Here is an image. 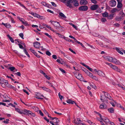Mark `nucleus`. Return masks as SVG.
Here are the masks:
<instances>
[{
    "label": "nucleus",
    "instance_id": "45",
    "mask_svg": "<svg viewBox=\"0 0 125 125\" xmlns=\"http://www.w3.org/2000/svg\"><path fill=\"white\" fill-rule=\"evenodd\" d=\"M39 94V93H38L36 95L37 96L36 97V98L38 99H43L42 98H41L40 96H38Z\"/></svg>",
    "mask_w": 125,
    "mask_h": 125
},
{
    "label": "nucleus",
    "instance_id": "33",
    "mask_svg": "<svg viewBox=\"0 0 125 125\" xmlns=\"http://www.w3.org/2000/svg\"><path fill=\"white\" fill-rule=\"evenodd\" d=\"M7 86L9 88H12L14 90H16V88L13 86H12L11 85L8 84L7 85Z\"/></svg>",
    "mask_w": 125,
    "mask_h": 125
},
{
    "label": "nucleus",
    "instance_id": "62",
    "mask_svg": "<svg viewBox=\"0 0 125 125\" xmlns=\"http://www.w3.org/2000/svg\"><path fill=\"white\" fill-rule=\"evenodd\" d=\"M15 74L19 76H20L21 75V73L20 72H17L15 73Z\"/></svg>",
    "mask_w": 125,
    "mask_h": 125
},
{
    "label": "nucleus",
    "instance_id": "9",
    "mask_svg": "<svg viewBox=\"0 0 125 125\" xmlns=\"http://www.w3.org/2000/svg\"><path fill=\"white\" fill-rule=\"evenodd\" d=\"M76 77L81 81H83V78L81 74L78 73V74H75Z\"/></svg>",
    "mask_w": 125,
    "mask_h": 125
},
{
    "label": "nucleus",
    "instance_id": "16",
    "mask_svg": "<svg viewBox=\"0 0 125 125\" xmlns=\"http://www.w3.org/2000/svg\"><path fill=\"white\" fill-rule=\"evenodd\" d=\"M115 49L116 51L120 54L123 55V53L121 51V49H122V48H119L116 47L115 48Z\"/></svg>",
    "mask_w": 125,
    "mask_h": 125
},
{
    "label": "nucleus",
    "instance_id": "2",
    "mask_svg": "<svg viewBox=\"0 0 125 125\" xmlns=\"http://www.w3.org/2000/svg\"><path fill=\"white\" fill-rule=\"evenodd\" d=\"M124 17H125V14L123 12H122L121 16H117L115 19L116 21H121L124 19Z\"/></svg>",
    "mask_w": 125,
    "mask_h": 125
},
{
    "label": "nucleus",
    "instance_id": "29",
    "mask_svg": "<svg viewBox=\"0 0 125 125\" xmlns=\"http://www.w3.org/2000/svg\"><path fill=\"white\" fill-rule=\"evenodd\" d=\"M114 110V109L113 108H110L108 109L109 112L110 113H113Z\"/></svg>",
    "mask_w": 125,
    "mask_h": 125
},
{
    "label": "nucleus",
    "instance_id": "37",
    "mask_svg": "<svg viewBox=\"0 0 125 125\" xmlns=\"http://www.w3.org/2000/svg\"><path fill=\"white\" fill-rule=\"evenodd\" d=\"M18 4L20 5L21 6L24 8L25 10H27V8L25 7V6L23 4H22L21 3L18 2Z\"/></svg>",
    "mask_w": 125,
    "mask_h": 125
},
{
    "label": "nucleus",
    "instance_id": "61",
    "mask_svg": "<svg viewBox=\"0 0 125 125\" xmlns=\"http://www.w3.org/2000/svg\"><path fill=\"white\" fill-rule=\"evenodd\" d=\"M90 86L93 88L95 89L96 88V86L94 84H90Z\"/></svg>",
    "mask_w": 125,
    "mask_h": 125
},
{
    "label": "nucleus",
    "instance_id": "14",
    "mask_svg": "<svg viewBox=\"0 0 125 125\" xmlns=\"http://www.w3.org/2000/svg\"><path fill=\"white\" fill-rule=\"evenodd\" d=\"M16 111L19 113L21 114H26V113L24 112V110L23 111L21 110L20 109L18 108H16L15 109Z\"/></svg>",
    "mask_w": 125,
    "mask_h": 125
},
{
    "label": "nucleus",
    "instance_id": "18",
    "mask_svg": "<svg viewBox=\"0 0 125 125\" xmlns=\"http://www.w3.org/2000/svg\"><path fill=\"white\" fill-rule=\"evenodd\" d=\"M72 3L75 7L79 5L78 1L77 0H73Z\"/></svg>",
    "mask_w": 125,
    "mask_h": 125
},
{
    "label": "nucleus",
    "instance_id": "21",
    "mask_svg": "<svg viewBox=\"0 0 125 125\" xmlns=\"http://www.w3.org/2000/svg\"><path fill=\"white\" fill-rule=\"evenodd\" d=\"M41 88L43 89V90L46 91L47 92L51 93V91L49 89L46 88L45 86L42 87Z\"/></svg>",
    "mask_w": 125,
    "mask_h": 125
},
{
    "label": "nucleus",
    "instance_id": "53",
    "mask_svg": "<svg viewBox=\"0 0 125 125\" xmlns=\"http://www.w3.org/2000/svg\"><path fill=\"white\" fill-rule=\"evenodd\" d=\"M116 71H117V72H119L120 73H122V71H121V70L120 69H119V68H117V69L116 70Z\"/></svg>",
    "mask_w": 125,
    "mask_h": 125
},
{
    "label": "nucleus",
    "instance_id": "4",
    "mask_svg": "<svg viewBox=\"0 0 125 125\" xmlns=\"http://www.w3.org/2000/svg\"><path fill=\"white\" fill-rule=\"evenodd\" d=\"M73 0H65L64 1L66 3V5L67 7H69L70 8L72 7L71 3H72Z\"/></svg>",
    "mask_w": 125,
    "mask_h": 125
},
{
    "label": "nucleus",
    "instance_id": "59",
    "mask_svg": "<svg viewBox=\"0 0 125 125\" xmlns=\"http://www.w3.org/2000/svg\"><path fill=\"white\" fill-rule=\"evenodd\" d=\"M69 50L71 51L74 54H75L76 53V52L73 51V50H72L71 48H69Z\"/></svg>",
    "mask_w": 125,
    "mask_h": 125
},
{
    "label": "nucleus",
    "instance_id": "19",
    "mask_svg": "<svg viewBox=\"0 0 125 125\" xmlns=\"http://www.w3.org/2000/svg\"><path fill=\"white\" fill-rule=\"evenodd\" d=\"M107 105L103 103L101 104L100 106V108L101 109H105L106 108Z\"/></svg>",
    "mask_w": 125,
    "mask_h": 125
},
{
    "label": "nucleus",
    "instance_id": "30",
    "mask_svg": "<svg viewBox=\"0 0 125 125\" xmlns=\"http://www.w3.org/2000/svg\"><path fill=\"white\" fill-rule=\"evenodd\" d=\"M102 16L104 17H108V13L106 12L105 11L104 13L102 14Z\"/></svg>",
    "mask_w": 125,
    "mask_h": 125
},
{
    "label": "nucleus",
    "instance_id": "3",
    "mask_svg": "<svg viewBox=\"0 0 125 125\" xmlns=\"http://www.w3.org/2000/svg\"><path fill=\"white\" fill-rule=\"evenodd\" d=\"M88 8L87 6L86 5L82 6H80L79 8V10L81 11H86L88 9Z\"/></svg>",
    "mask_w": 125,
    "mask_h": 125
},
{
    "label": "nucleus",
    "instance_id": "12",
    "mask_svg": "<svg viewBox=\"0 0 125 125\" xmlns=\"http://www.w3.org/2000/svg\"><path fill=\"white\" fill-rule=\"evenodd\" d=\"M98 7V5L94 4L92 6L90 7V9L93 10H95Z\"/></svg>",
    "mask_w": 125,
    "mask_h": 125
},
{
    "label": "nucleus",
    "instance_id": "46",
    "mask_svg": "<svg viewBox=\"0 0 125 125\" xmlns=\"http://www.w3.org/2000/svg\"><path fill=\"white\" fill-rule=\"evenodd\" d=\"M94 79L95 80H98V78L95 76H93L92 77V78Z\"/></svg>",
    "mask_w": 125,
    "mask_h": 125
},
{
    "label": "nucleus",
    "instance_id": "34",
    "mask_svg": "<svg viewBox=\"0 0 125 125\" xmlns=\"http://www.w3.org/2000/svg\"><path fill=\"white\" fill-rule=\"evenodd\" d=\"M47 27L48 28L53 31V32H56V31H55L49 25H47Z\"/></svg>",
    "mask_w": 125,
    "mask_h": 125
},
{
    "label": "nucleus",
    "instance_id": "51",
    "mask_svg": "<svg viewBox=\"0 0 125 125\" xmlns=\"http://www.w3.org/2000/svg\"><path fill=\"white\" fill-rule=\"evenodd\" d=\"M30 50L34 54L35 53H36V52H35L34 50H33V49L31 48L30 49Z\"/></svg>",
    "mask_w": 125,
    "mask_h": 125
},
{
    "label": "nucleus",
    "instance_id": "10",
    "mask_svg": "<svg viewBox=\"0 0 125 125\" xmlns=\"http://www.w3.org/2000/svg\"><path fill=\"white\" fill-rule=\"evenodd\" d=\"M102 120H103L107 124H108L109 123L110 121L106 117L103 116V119Z\"/></svg>",
    "mask_w": 125,
    "mask_h": 125
},
{
    "label": "nucleus",
    "instance_id": "64",
    "mask_svg": "<svg viewBox=\"0 0 125 125\" xmlns=\"http://www.w3.org/2000/svg\"><path fill=\"white\" fill-rule=\"evenodd\" d=\"M44 76L47 79L49 80L50 79V77H49L47 76V75H46V74Z\"/></svg>",
    "mask_w": 125,
    "mask_h": 125
},
{
    "label": "nucleus",
    "instance_id": "5",
    "mask_svg": "<svg viewBox=\"0 0 125 125\" xmlns=\"http://www.w3.org/2000/svg\"><path fill=\"white\" fill-rule=\"evenodd\" d=\"M24 112L26 113V114L25 115H27L29 116L31 115L33 116H35V114L32 113L30 111L25 110H24Z\"/></svg>",
    "mask_w": 125,
    "mask_h": 125
},
{
    "label": "nucleus",
    "instance_id": "60",
    "mask_svg": "<svg viewBox=\"0 0 125 125\" xmlns=\"http://www.w3.org/2000/svg\"><path fill=\"white\" fill-rule=\"evenodd\" d=\"M52 58L54 59H57V56L55 55H53L52 56Z\"/></svg>",
    "mask_w": 125,
    "mask_h": 125
},
{
    "label": "nucleus",
    "instance_id": "6",
    "mask_svg": "<svg viewBox=\"0 0 125 125\" xmlns=\"http://www.w3.org/2000/svg\"><path fill=\"white\" fill-rule=\"evenodd\" d=\"M50 22L55 27H60V25L59 22L52 21H50Z\"/></svg>",
    "mask_w": 125,
    "mask_h": 125
},
{
    "label": "nucleus",
    "instance_id": "36",
    "mask_svg": "<svg viewBox=\"0 0 125 125\" xmlns=\"http://www.w3.org/2000/svg\"><path fill=\"white\" fill-rule=\"evenodd\" d=\"M0 80L1 81H2L3 83H5L6 84H6L7 86L8 85V82L6 80L4 79H0Z\"/></svg>",
    "mask_w": 125,
    "mask_h": 125
},
{
    "label": "nucleus",
    "instance_id": "24",
    "mask_svg": "<svg viewBox=\"0 0 125 125\" xmlns=\"http://www.w3.org/2000/svg\"><path fill=\"white\" fill-rule=\"evenodd\" d=\"M109 66L111 67L114 70L116 71L118 67H117L115 65H114L112 64H109Z\"/></svg>",
    "mask_w": 125,
    "mask_h": 125
},
{
    "label": "nucleus",
    "instance_id": "35",
    "mask_svg": "<svg viewBox=\"0 0 125 125\" xmlns=\"http://www.w3.org/2000/svg\"><path fill=\"white\" fill-rule=\"evenodd\" d=\"M114 14H111L109 15V16H108V18L109 19H112L114 17Z\"/></svg>",
    "mask_w": 125,
    "mask_h": 125
},
{
    "label": "nucleus",
    "instance_id": "56",
    "mask_svg": "<svg viewBox=\"0 0 125 125\" xmlns=\"http://www.w3.org/2000/svg\"><path fill=\"white\" fill-rule=\"evenodd\" d=\"M33 110L35 112H37L38 111L39 108L38 107H36Z\"/></svg>",
    "mask_w": 125,
    "mask_h": 125
},
{
    "label": "nucleus",
    "instance_id": "23",
    "mask_svg": "<svg viewBox=\"0 0 125 125\" xmlns=\"http://www.w3.org/2000/svg\"><path fill=\"white\" fill-rule=\"evenodd\" d=\"M59 17L61 18H66V17L62 12H60L59 13Z\"/></svg>",
    "mask_w": 125,
    "mask_h": 125
},
{
    "label": "nucleus",
    "instance_id": "41",
    "mask_svg": "<svg viewBox=\"0 0 125 125\" xmlns=\"http://www.w3.org/2000/svg\"><path fill=\"white\" fill-rule=\"evenodd\" d=\"M22 23L25 26H29V24L26 21L25 22L22 21Z\"/></svg>",
    "mask_w": 125,
    "mask_h": 125
},
{
    "label": "nucleus",
    "instance_id": "57",
    "mask_svg": "<svg viewBox=\"0 0 125 125\" xmlns=\"http://www.w3.org/2000/svg\"><path fill=\"white\" fill-rule=\"evenodd\" d=\"M34 54L35 56L38 58H39L40 57V56L36 52V53H35Z\"/></svg>",
    "mask_w": 125,
    "mask_h": 125
},
{
    "label": "nucleus",
    "instance_id": "55",
    "mask_svg": "<svg viewBox=\"0 0 125 125\" xmlns=\"http://www.w3.org/2000/svg\"><path fill=\"white\" fill-rule=\"evenodd\" d=\"M18 44L19 46V47L21 49H23L24 48H23V47L22 45L20 44Z\"/></svg>",
    "mask_w": 125,
    "mask_h": 125
},
{
    "label": "nucleus",
    "instance_id": "26",
    "mask_svg": "<svg viewBox=\"0 0 125 125\" xmlns=\"http://www.w3.org/2000/svg\"><path fill=\"white\" fill-rule=\"evenodd\" d=\"M67 102L68 104H73L75 103L74 101H72V100L69 99L66 101Z\"/></svg>",
    "mask_w": 125,
    "mask_h": 125
},
{
    "label": "nucleus",
    "instance_id": "39",
    "mask_svg": "<svg viewBox=\"0 0 125 125\" xmlns=\"http://www.w3.org/2000/svg\"><path fill=\"white\" fill-rule=\"evenodd\" d=\"M9 119H7L5 121H3V122L6 124H7L9 123Z\"/></svg>",
    "mask_w": 125,
    "mask_h": 125
},
{
    "label": "nucleus",
    "instance_id": "58",
    "mask_svg": "<svg viewBox=\"0 0 125 125\" xmlns=\"http://www.w3.org/2000/svg\"><path fill=\"white\" fill-rule=\"evenodd\" d=\"M60 70L62 73H65V71L63 69H62L61 68H59Z\"/></svg>",
    "mask_w": 125,
    "mask_h": 125
},
{
    "label": "nucleus",
    "instance_id": "50",
    "mask_svg": "<svg viewBox=\"0 0 125 125\" xmlns=\"http://www.w3.org/2000/svg\"><path fill=\"white\" fill-rule=\"evenodd\" d=\"M9 69L12 71L15 69V68L14 67H9Z\"/></svg>",
    "mask_w": 125,
    "mask_h": 125
},
{
    "label": "nucleus",
    "instance_id": "20",
    "mask_svg": "<svg viewBox=\"0 0 125 125\" xmlns=\"http://www.w3.org/2000/svg\"><path fill=\"white\" fill-rule=\"evenodd\" d=\"M41 3L43 5L48 8H50L51 6L50 5L47 3L45 2H42Z\"/></svg>",
    "mask_w": 125,
    "mask_h": 125
},
{
    "label": "nucleus",
    "instance_id": "8",
    "mask_svg": "<svg viewBox=\"0 0 125 125\" xmlns=\"http://www.w3.org/2000/svg\"><path fill=\"white\" fill-rule=\"evenodd\" d=\"M110 6L111 7L115 6L116 4V2L115 0H112L110 1L109 2Z\"/></svg>",
    "mask_w": 125,
    "mask_h": 125
},
{
    "label": "nucleus",
    "instance_id": "49",
    "mask_svg": "<svg viewBox=\"0 0 125 125\" xmlns=\"http://www.w3.org/2000/svg\"><path fill=\"white\" fill-rule=\"evenodd\" d=\"M10 27L11 25L10 24L8 23H7L5 27L7 28H9Z\"/></svg>",
    "mask_w": 125,
    "mask_h": 125
},
{
    "label": "nucleus",
    "instance_id": "7",
    "mask_svg": "<svg viewBox=\"0 0 125 125\" xmlns=\"http://www.w3.org/2000/svg\"><path fill=\"white\" fill-rule=\"evenodd\" d=\"M107 98H109L108 96L106 97L102 95L101 96L100 99L103 102H105L107 103Z\"/></svg>",
    "mask_w": 125,
    "mask_h": 125
},
{
    "label": "nucleus",
    "instance_id": "40",
    "mask_svg": "<svg viewBox=\"0 0 125 125\" xmlns=\"http://www.w3.org/2000/svg\"><path fill=\"white\" fill-rule=\"evenodd\" d=\"M58 96L60 100H62V99L63 98V97L60 94V92L58 93Z\"/></svg>",
    "mask_w": 125,
    "mask_h": 125
},
{
    "label": "nucleus",
    "instance_id": "11",
    "mask_svg": "<svg viewBox=\"0 0 125 125\" xmlns=\"http://www.w3.org/2000/svg\"><path fill=\"white\" fill-rule=\"evenodd\" d=\"M40 43L37 42L33 43L34 46L36 48H39L40 47Z\"/></svg>",
    "mask_w": 125,
    "mask_h": 125
},
{
    "label": "nucleus",
    "instance_id": "38",
    "mask_svg": "<svg viewBox=\"0 0 125 125\" xmlns=\"http://www.w3.org/2000/svg\"><path fill=\"white\" fill-rule=\"evenodd\" d=\"M69 24L71 25L75 29H77V27L76 26H75L74 24H73L71 22H70L69 23Z\"/></svg>",
    "mask_w": 125,
    "mask_h": 125
},
{
    "label": "nucleus",
    "instance_id": "28",
    "mask_svg": "<svg viewBox=\"0 0 125 125\" xmlns=\"http://www.w3.org/2000/svg\"><path fill=\"white\" fill-rule=\"evenodd\" d=\"M117 11L118 12L119 11V10L115 8H113L111 10V12L112 13H114Z\"/></svg>",
    "mask_w": 125,
    "mask_h": 125
},
{
    "label": "nucleus",
    "instance_id": "63",
    "mask_svg": "<svg viewBox=\"0 0 125 125\" xmlns=\"http://www.w3.org/2000/svg\"><path fill=\"white\" fill-rule=\"evenodd\" d=\"M39 112L40 115L42 116H43V113H42L41 110H39Z\"/></svg>",
    "mask_w": 125,
    "mask_h": 125
},
{
    "label": "nucleus",
    "instance_id": "25",
    "mask_svg": "<svg viewBox=\"0 0 125 125\" xmlns=\"http://www.w3.org/2000/svg\"><path fill=\"white\" fill-rule=\"evenodd\" d=\"M121 2H118L117 7L118 8H121L123 6V4Z\"/></svg>",
    "mask_w": 125,
    "mask_h": 125
},
{
    "label": "nucleus",
    "instance_id": "48",
    "mask_svg": "<svg viewBox=\"0 0 125 125\" xmlns=\"http://www.w3.org/2000/svg\"><path fill=\"white\" fill-rule=\"evenodd\" d=\"M44 34L47 36L49 37L51 39H52V37L51 35H49L48 33H45Z\"/></svg>",
    "mask_w": 125,
    "mask_h": 125
},
{
    "label": "nucleus",
    "instance_id": "17",
    "mask_svg": "<svg viewBox=\"0 0 125 125\" xmlns=\"http://www.w3.org/2000/svg\"><path fill=\"white\" fill-rule=\"evenodd\" d=\"M88 3V1L86 0H81L80 2L81 5H86Z\"/></svg>",
    "mask_w": 125,
    "mask_h": 125
},
{
    "label": "nucleus",
    "instance_id": "31",
    "mask_svg": "<svg viewBox=\"0 0 125 125\" xmlns=\"http://www.w3.org/2000/svg\"><path fill=\"white\" fill-rule=\"evenodd\" d=\"M103 96H104L106 97H107V96H108L109 97V99L110 100L111 99L110 98H111V97L110 95L107 92H105V93L104 94V95H103Z\"/></svg>",
    "mask_w": 125,
    "mask_h": 125
},
{
    "label": "nucleus",
    "instance_id": "44",
    "mask_svg": "<svg viewBox=\"0 0 125 125\" xmlns=\"http://www.w3.org/2000/svg\"><path fill=\"white\" fill-rule=\"evenodd\" d=\"M19 36L21 38L23 39H24V38L23 37V34L22 33H21L19 34Z\"/></svg>",
    "mask_w": 125,
    "mask_h": 125
},
{
    "label": "nucleus",
    "instance_id": "42",
    "mask_svg": "<svg viewBox=\"0 0 125 125\" xmlns=\"http://www.w3.org/2000/svg\"><path fill=\"white\" fill-rule=\"evenodd\" d=\"M56 34H58L60 38H62L63 37H64V36L63 35H62L58 33H56Z\"/></svg>",
    "mask_w": 125,
    "mask_h": 125
},
{
    "label": "nucleus",
    "instance_id": "1",
    "mask_svg": "<svg viewBox=\"0 0 125 125\" xmlns=\"http://www.w3.org/2000/svg\"><path fill=\"white\" fill-rule=\"evenodd\" d=\"M104 59L107 61L112 62L115 64H120L119 61L115 58H113L112 57L108 56H105Z\"/></svg>",
    "mask_w": 125,
    "mask_h": 125
},
{
    "label": "nucleus",
    "instance_id": "52",
    "mask_svg": "<svg viewBox=\"0 0 125 125\" xmlns=\"http://www.w3.org/2000/svg\"><path fill=\"white\" fill-rule=\"evenodd\" d=\"M101 21L102 22H104L106 21V20L105 18H102L101 20Z\"/></svg>",
    "mask_w": 125,
    "mask_h": 125
},
{
    "label": "nucleus",
    "instance_id": "32",
    "mask_svg": "<svg viewBox=\"0 0 125 125\" xmlns=\"http://www.w3.org/2000/svg\"><path fill=\"white\" fill-rule=\"evenodd\" d=\"M23 51L27 55V56L29 57H30V56L29 54L27 52V51L26 49L25 48L23 49Z\"/></svg>",
    "mask_w": 125,
    "mask_h": 125
},
{
    "label": "nucleus",
    "instance_id": "15",
    "mask_svg": "<svg viewBox=\"0 0 125 125\" xmlns=\"http://www.w3.org/2000/svg\"><path fill=\"white\" fill-rule=\"evenodd\" d=\"M97 73L101 76L103 77H105V74L101 71H98L97 72Z\"/></svg>",
    "mask_w": 125,
    "mask_h": 125
},
{
    "label": "nucleus",
    "instance_id": "22",
    "mask_svg": "<svg viewBox=\"0 0 125 125\" xmlns=\"http://www.w3.org/2000/svg\"><path fill=\"white\" fill-rule=\"evenodd\" d=\"M51 119L53 120L54 119L56 120V121H53L54 123H58L60 122V120L56 117H51Z\"/></svg>",
    "mask_w": 125,
    "mask_h": 125
},
{
    "label": "nucleus",
    "instance_id": "13",
    "mask_svg": "<svg viewBox=\"0 0 125 125\" xmlns=\"http://www.w3.org/2000/svg\"><path fill=\"white\" fill-rule=\"evenodd\" d=\"M84 71L86 74L90 77L92 78L93 76V74L86 69H85V70H84Z\"/></svg>",
    "mask_w": 125,
    "mask_h": 125
},
{
    "label": "nucleus",
    "instance_id": "43",
    "mask_svg": "<svg viewBox=\"0 0 125 125\" xmlns=\"http://www.w3.org/2000/svg\"><path fill=\"white\" fill-rule=\"evenodd\" d=\"M46 55L49 56L51 55V53L48 51H47L46 52Z\"/></svg>",
    "mask_w": 125,
    "mask_h": 125
},
{
    "label": "nucleus",
    "instance_id": "54",
    "mask_svg": "<svg viewBox=\"0 0 125 125\" xmlns=\"http://www.w3.org/2000/svg\"><path fill=\"white\" fill-rule=\"evenodd\" d=\"M40 72L42 74H43L44 75V76L46 74V73H44L43 71L41 70H40Z\"/></svg>",
    "mask_w": 125,
    "mask_h": 125
},
{
    "label": "nucleus",
    "instance_id": "47",
    "mask_svg": "<svg viewBox=\"0 0 125 125\" xmlns=\"http://www.w3.org/2000/svg\"><path fill=\"white\" fill-rule=\"evenodd\" d=\"M92 3L96 4L97 3V1L96 0H91Z\"/></svg>",
    "mask_w": 125,
    "mask_h": 125
},
{
    "label": "nucleus",
    "instance_id": "27",
    "mask_svg": "<svg viewBox=\"0 0 125 125\" xmlns=\"http://www.w3.org/2000/svg\"><path fill=\"white\" fill-rule=\"evenodd\" d=\"M34 15L33 16L35 17H36L38 18H41V19H42V16H41L39 14L36 13H35L34 14Z\"/></svg>",
    "mask_w": 125,
    "mask_h": 125
}]
</instances>
